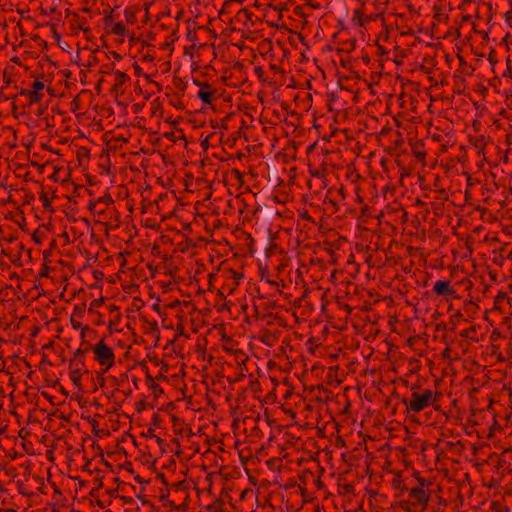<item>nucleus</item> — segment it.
I'll return each instance as SVG.
<instances>
[{
    "label": "nucleus",
    "mask_w": 512,
    "mask_h": 512,
    "mask_svg": "<svg viewBox=\"0 0 512 512\" xmlns=\"http://www.w3.org/2000/svg\"><path fill=\"white\" fill-rule=\"evenodd\" d=\"M453 78L455 82L454 93L462 94L465 89V78L460 75H454Z\"/></svg>",
    "instance_id": "obj_9"
},
{
    "label": "nucleus",
    "mask_w": 512,
    "mask_h": 512,
    "mask_svg": "<svg viewBox=\"0 0 512 512\" xmlns=\"http://www.w3.org/2000/svg\"><path fill=\"white\" fill-rule=\"evenodd\" d=\"M149 6H150V4H147V5H146V9H145V10H146V16H145V19H146V20H148V19H149V14H148Z\"/></svg>",
    "instance_id": "obj_57"
},
{
    "label": "nucleus",
    "mask_w": 512,
    "mask_h": 512,
    "mask_svg": "<svg viewBox=\"0 0 512 512\" xmlns=\"http://www.w3.org/2000/svg\"><path fill=\"white\" fill-rule=\"evenodd\" d=\"M193 83L196 85V86H199L201 88V86L205 83V82H201L199 81L198 79H193Z\"/></svg>",
    "instance_id": "obj_50"
},
{
    "label": "nucleus",
    "mask_w": 512,
    "mask_h": 512,
    "mask_svg": "<svg viewBox=\"0 0 512 512\" xmlns=\"http://www.w3.org/2000/svg\"><path fill=\"white\" fill-rule=\"evenodd\" d=\"M119 323L120 322H114V321L109 322V329H110V331L111 332H113V331H120V329H118V327H117Z\"/></svg>",
    "instance_id": "obj_35"
},
{
    "label": "nucleus",
    "mask_w": 512,
    "mask_h": 512,
    "mask_svg": "<svg viewBox=\"0 0 512 512\" xmlns=\"http://www.w3.org/2000/svg\"><path fill=\"white\" fill-rule=\"evenodd\" d=\"M40 200L42 201L44 209L49 210L50 212H54V208L52 207L51 202L48 199L47 193L45 191H42L40 193Z\"/></svg>",
    "instance_id": "obj_13"
},
{
    "label": "nucleus",
    "mask_w": 512,
    "mask_h": 512,
    "mask_svg": "<svg viewBox=\"0 0 512 512\" xmlns=\"http://www.w3.org/2000/svg\"><path fill=\"white\" fill-rule=\"evenodd\" d=\"M111 33L118 36H124L127 33V29L122 22H117L112 25Z\"/></svg>",
    "instance_id": "obj_10"
},
{
    "label": "nucleus",
    "mask_w": 512,
    "mask_h": 512,
    "mask_svg": "<svg viewBox=\"0 0 512 512\" xmlns=\"http://www.w3.org/2000/svg\"><path fill=\"white\" fill-rule=\"evenodd\" d=\"M111 55L113 56V58L115 60H118V61L121 60V58H122V56L116 51H111Z\"/></svg>",
    "instance_id": "obj_42"
},
{
    "label": "nucleus",
    "mask_w": 512,
    "mask_h": 512,
    "mask_svg": "<svg viewBox=\"0 0 512 512\" xmlns=\"http://www.w3.org/2000/svg\"><path fill=\"white\" fill-rule=\"evenodd\" d=\"M97 202L98 203H103V204L109 206V205L114 203V200L112 199V197H111V195L109 193H106L104 196L99 197L97 199Z\"/></svg>",
    "instance_id": "obj_18"
},
{
    "label": "nucleus",
    "mask_w": 512,
    "mask_h": 512,
    "mask_svg": "<svg viewBox=\"0 0 512 512\" xmlns=\"http://www.w3.org/2000/svg\"><path fill=\"white\" fill-rule=\"evenodd\" d=\"M81 11L87 13V12H90V9L87 7H84L81 9Z\"/></svg>",
    "instance_id": "obj_61"
},
{
    "label": "nucleus",
    "mask_w": 512,
    "mask_h": 512,
    "mask_svg": "<svg viewBox=\"0 0 512 512\" xmlns=\"http://www.w3.org/2000/svg\"><path fill=\"white\" fill-rule=\"evenodd\" d=\"M470 18H471V17H470V15H464V16L462 17V21H464V22L469 21V20H470Z\"/></svg>",
    "instance_id": "obj_56"
},
{
    "label": "nucleus",
    "mask_w": 512,
    "mask_h": 512,
    "mask_svg": "<svg viewBox=\"0 0 512 512\" xmlns=\"http://www.w3.org/2000/svg\"><path fill=\"white\" fill-rule=\"evenodd\" d=\"M115 74V84L111 88V93L115 94L117 97L119 94L122 95L124 90L122 89V85L130 80V77L119 70L114 71Z\"/></svg>",
    "instance_id": "obj_3"
},
{
    "label": "nucleus",
    "mask_w": 512,
    "mask_h": 512,
    "mask_svg": "<svg viewBox=\"0 0 512 512\" xmlns=\"http://www.w3.org/2000/svg\"><path fill=\"white\" fill-rule=\"evenodd\" d=\"M62 73H63V76L67 79H70L72 76V72L68 69L64 70Z\"/></svg>",
    "instance_id": "obj_45"
},
{
    "label": "nucleus",
    "mask_w": 512,
    "mask_h": 512,
    "mask_svg": "<svg viewBox=\"0 0 512 512\" xmlns=\"http://www.w3.org/2000/svg\"><path fill=\"white\" fill-rule=\"evenodd\" d=\"M29 92H30V91H29V90H27V89H21V91H20V95H27V96H28V95H29Z\"/></svg>",
    "instance_id": "obj_53"
},
{
    "label": "nucleus",
    "mask_w": 512,
    "mask_h": 512,
    "mask_svg": "<svg viewBox=\"0 0 512 512\" xmlns=\"http://www.w3.org/2000/svg\"><path fill=\"white\" fill-rule=\"evenodd\" d=\"M93 351L96 355L97 360L102 365L111 366L113 364V352L112 350L106 346L104 343L100 342L93 348Z\"/></svg>",
    "instance_id": "obj_1"
},
{
    "label": "nucleus",
    "mask_w": 512,
    "mask_h": 512,
    "mask_svg": "<svg viewBox=\"0 0 512 512\" xmlns=\"http://www.w3.org/2000/svg\"><path fill=\"white\" fill-rule=\"evenodd\" d=\"M425 407V401L421 398V394L413 393L409 408L415 412L421 411Z\"/></svg>",
    "instance_id": "obj_7"
},
{
    "label": "nucleus",
    "mask_w": 512,
    "mask_h": 512,
    "mask_svg": "<svg viewBox=\"0 0 512 512\" xmlns=\"http://www.w3.org/2000/svg\"><path fill=\"white\" fill-rule=\"evenodd\" d=\"M153 59H154V58H153L151 55H145V56L143 57V60H144V61H147V62H150V61H152Z\"/></svg>",
    "instance_id": "obj_51"
},
{
    "label": "nucleus",
    "mask_w": 512,
    "mask_h": 512,
    "mask_svg": "<svg viewBox=\"0 0 512 512\" xmlns=\"http://www.w3.org/2000/svg\"><path fill=\"white\" fill-rule=\"evenodd\" d=\"M363 17L364 13L361 10L356 9L354 10L352 21L358 26H364L365 22L368 21V19L364 20Z\"/></svg>",
    "instance_id": "obj_11"
},
{
    "label": "nucleus",
    "mask_w": 512,
    "mask_h": 512,
    "mask_svg": "<svg viewBox=\"0 0 512 512\" xmlns=\"http://www.w3.org/2000/svg\"><path fill=\"white\" fill-rule=\"evenodd\" d=\"M415 157H417L418 159H424L425 156H426V153L425 152H415L414 153Z\"/></svg>",
    "instance_id": "obj_46"
},
{
    "label": "nucleus",
    "mask_w": 512,
    "mask_h": 512,
    "mask_svg": "<svg viewBox=\"0 0 512 512\" xmlns=\"http://www.w3.org/2000/svg\"><path fill=\"white\" fill-rule=\"evenodd\" d=\"M421 398L425 401V407L430 403V401L433 398L432 391H426L424 394L421 395Z\"/></svg>",
    "instance_id": "obj_22"
},
{
    "label": "nucleus",
    "mask_w": 512,
    "mask_h": 512,
    "mask_svg": "<svg viewBox=\"0 0 512 512\" xmlns=\"http://www.w3.org/2000/svg\"><path fill=\"white\" fill-rule=\"evenodd\" d=\"M458 59H459V62H460V66H467V62L465 61V59L458 55Z\"/></svg>",
    "instance_id": "obj_48"
},
{
    "label": "nucleus",
    "mask_w": 512,
    "mask_h": 512,
    "mask_svg": "<svg viewBox=\"0 0 512 512\" xmlns=\"http://www.w3.org/2000/svg\"><path fill=\"white\" fill-rule=\"evenodd\" d=\"M229 272L232 274V277L234 280H236V283L235 285L237 286L238 285V280L239 279H242L244 277V275L242 273H238L236 272L234 269H229Z\"/></svg>",
    "instance_id": "obj_25"
},
{
    "label": "nucleus",
    "mask_w": 512,
    "mask_h": 512,
    "mask_svg": "<svg viewBox=\"0 0 512 512\" xmlns=\"http://www.w3.org/2000/svg\"><path fill=\"white\" fill-rule=\"evenodd\" d=\"M103 82H104V78H100L98 80L97 84L95 85V90L97 91L98 94L101 92V85Z\"/></svg>",
    "instance_id": "obj_39"
},
{
    "label": "nucleus",
    "mask_w": 512,
    "mask_h": 512,
    "mask_svg": "<svg viewBox=\"0 0 512 512\" xmlns=\"http://www.w3.org/2000/svg\"><path fill=\"white\" fill-rule=\"evenodd\" d=\"M260 272H261V277H262V279H264V278H265L267 283H269V284H271V285H276V286L278 285V283H277V282L272 281V280H270V279H269V276H268L269 272H268V269H267V268H264V269H262V268H261V269H260Z\"/></svg>",
    "instance_id": "obj_20"
},
{
    "label": "nucleus",
    "mask_w": 512,
    "mask_h": 512,
    "mask_svg": "<svg viewBox=\"0 0 512 512\" xmlns=\"http://www.w3.org/2000/svg\"><path fill=\"white\" fill-rule=\"evenodd\" d=\"M433 293L437 296L443 297H456V291L450 286V281L448 280H438L435 282L433 289Z\"/></svg>",
    "instance_id": "obj_2"
},
{
    "label": "nucleus",
    "mask_w": 512,
    "mask_h": 512,
    "mask_svg": "<svg viewBox=\"0 0 512 512\" xmlns=\"http://www.w3.org/2000/svg\"><path fill=\"white\" fill-rule=\"evenodd\" d=\"M440 9H441L440 7H438L436 5L434 6V10H435V14L433 16L434 19L436 21H438V22H442V21L447 22L448 19H449L448 15L447 14H441L440 13Z\"/></svg>",
    "instance_id": "obj_15"
},
{
    "label": "nucleus",
    "mask_w": 512,
    "mask_h": 512,
    "mask_svg": "<svg viewBox=\"0 0 512 512\" xmlns=\"http://www.w3.org/2000/svg\"><path fill=\"white\" fill-rule=\"evenodd\" d=\"M339 193H340V194L342 195V197L344 198V188H343V187H341V188L339 189Z\"/></svg>",
    "instance_id": "obj_62"
},
{
    "label": "nucleus",
    "mask_w": 512,
    "mask_h": 512,
    "mask_svg": "<svg viewBox=\"0 0 512 512\" xmlns=\"http://www.w3.org/2000/svg\"><path fill=\"white\" fill-rule=\"evenodd\" d=\"M125 19L128 24H134L136 22V13L130 9H125Z\"/></svg>",
    "instance_id": "obj_16"
},
{
    "label": "nucleus",
    "mask_w": 512,
    "mask_h": 512,
    "mask_svg": "<svg viewBox=\"0 0 512 512\" xmlns=\"http://www.w3.org/2000/svg\"><path fill=\"white\" fill-rule=\"evenodd\" d=\"M503 77H509L512 79V69L511 66L506 67V70L503 73Z\"/></svg>",
    "instance_id": "obj_38"
},
{
    "label": "nucleus",
    "mask_w": 512,
    "mask_h": 512,
    "mask_svg": "<svg viewBox=\"0 0 512 512\" xmlns=\"http://www.w3.org/2000/svg\"><path fill=\"white\" fill-rule=\"evenodd\" d=\"M42 237L43 233L39 232V229H36L34 233L32 234V239L35 242V244H41L42 243Z\"/></svg>",
    "instance_id": "obj_21"
},
{
    "label": "nucleus",
    "mask_w": 512,
    "mask_h": 512,
    "mask_svg": "<svg viewBox=\"0 0 512 512\" xmlns=\"http://www.w3.org/2000/svg\"><path fill=\"white\" fill-rule=\"evenodd\" d=\"M472 2H473V0H462V3L458 6V8H459V9H464V6H465L466 4H470V3H472Z\"/></svg>",
    "instance_id": "obj_44"
},
{
    "label": "nucleus",
    "mask_w": 512,
    "mask_h": 512,
    "mask_svg": "<svg viewBox=\"0 0 512 512\" xmlns=\"http://www.w3.org/2000/svg\"><path fill=\"white\" fill-rule=\"evenodd\" d=\"M411 495L418 504L423 505V506H425L429 500V497L426 494V492L420 488L412 489Z\"/></svg>",
    "instance_id": "obj_6"
},
{
    "label": "nucleus",
    "mask_w": 512,
    "mask_h": 512,
    "mask_svg": "<svg viewBox=\"0 0 512 512\" xmlns=\"http://www.w3.org/2000/svg\"><path fill=\"white\" fill-rule=\"evenodd\" d=\"M504 260H505V258L500 254L497 257H494L493 263L498 266H502L504 263Z\"/></svg>",
    "instance_id": "obj_34"
},
{
    "label": "nucleus",
    "mask_w": 512,
    "mask_h": 512,
    "mask_svg": "<svg viewBox=\"0 0 512 512\" xmlns=\"http://www.w3.org/2000/svg\"><path fill=\"white\" fill-rule=\"evenodd\" d=\"M335 328L339 329V330H342L344 328L343 325H334Z\"/></svg>",
    "instance_id": "obj_64"
},
{
    "label": "nucleus",
    "mask_w": 512,
    "mask_h": 512,
    "mask_svg": "<svg viewBox=\"0 0 512 512\" xmlns=\"http://www.w3.org/2000/svg\"><path fill=\"white\" fill-rule=\"evenodd\" d=\"M362 60H363L366 64H368V63H369V61H370V58H369L368 56H363V57H362Z\"/></svg>",
    "instance_id": "obj_58"
},
{
    "label": "nucleus",
    "mask_w": 512,
    "mask_h": 512,
    "mask_svg": "<svg viewBox=\"0 0 512 512\" xmlns=\"http://www.w3.org/2000/svg\"><path fill=\"white\" fill-rule=\"evenodd\" d=\"M270 68H271L272 70H277V69H278V67H277L275 64H271V65H270Z\"/></svg>",
    "instance_id": "obj_63"
},
{
    "label": "nucleus",
    "mask_w": 512,
    "mask_h": 512,
    "mask_svg": "<svg viewBox=\"0 0 512 512\" xmlns=\"http://www.w3.org/2000/svg\"><path fill=\"white\" fill-rule=\"evenodd\" d=\"M97 61H98V60H97V58L94 56V57H92V59L89 61V63H88V65H87V66H88V67H91V66L95 65V64L97 63Z\"/></svg>",
    "instance_id": "obj_47"
},
{
    "label": "nucleus",
    "mask_w": 512,
    "mask_h": 512,
    "mask_svg": "<svg viewBox=\"0 0 512 512\" xmlns=\"http://www.w3.org/2000/svg\"><path fill=\"white\" fill-rule=\"evenodd\" d=\"M232 174L235 176V178L240 182L243 183V173L240 172L238 169H232Z\"/></svg>",
    "instance_id": "obj_31"
},
{
    "label": "nucleus",
    "mask_w": 512,
    "mask_h": 512,
    "mask_svg": "<svg viewBox=\"0 0 512 512\" xmlns=\"http://www.w3.org/2000/svg\"><path fill=\"white\" fill-rule=\"evenodd\" d=\"M3 78H4L5 82H6V84L9 85L10 84V77H6V73H4Z\"/></svg>",
    "instance_id": "obj_55"
},
{
    "label": "nucleus",
    "mask_w": 512,
    "mask_h": 512,
    "mask_svg": "<svg viewBox=\"0 0 512 512\" xmlns=\"http://www.w3.org/2000/svg\"><path fill=\"white\" fill-rule=\"evenodd\" d=\"M216 90L212 88V86L205 82L201 89L198 91V98L204 103V104H210L213 100V95L215 94Z\"/></svg>",
    "instance_id": "obj_4"
},
{
    "label": "nucleus",
    "mask_w": 512,
    "mask_h": 512,
    "mask_svg": "<svg viewBox=\"0 0 512 512\" xmlns=\"http://www.w3.org/2000/svg\"><path fill=\"white\" fill-rule=\"evenodd\" d=\"M103 21L106 26H111L114 24L113 17H112V11H110L109 14L104 16Z\"/></svg>",
    "instance_id": "obj_26"
},
{
    "label": "nucleus",
    "mask_w": 512,
    "mask_h": 512,
    "mask_svg": "<svg viewBox=\"0 0 512 512\" xmlns=\"http://www.w3.org/2000/svg\"><path fill=\"white\" fill-rule=\"evenodd\" d=\"M16 111H17V106H16V104H13V106H12V113L15 114Z\"/></svg>",
    "instance_id": "obj_59"
},
{
    "label": "nucleus",
    "mask_w": 512,
    "mask_h": 512,
    "mask_svg": "<svg viewBox=\"0 0 512 512\" xmlns=\"http://www.w3.org/2000/svg\"><path fill=\"white\" fill-rule=\"evenodd\" d=\"M60 237L64 239L65 244H70V243H71L70 237H69V235H68V233H67L66 231H64V232L60 235Z\"/></svg>",
    "instance_id": "obj_37"
},
{
    "label": "nucleus",
    "mask_w": 512,
    "mask_h": 512,
    "mask_svg": "<svg viewBox=\"0 0 512 512\" xmlns=\"http://www.w3.org/2000/svg\"><path fill=\"white\" fill-rule=\"evenodd\" d=\"M32 77H35V81L31 85L32 90L38 91V92L43 90L45 85H44V83L42 81H40V79L44 78V74L42 73L40 75H32Z\"/></svg>",
    "instance_id": "obj_12"
},
{
    "label": "nucleus",
    "mask_w": 512,
    "mask_h": 512,
    "mask_svg": "<svg viewBox=\"0 0 512 512\" xmlns=\"http://www.w3.org/2000/svg\"><path fill=\"white\" fill-rule=\"evenodd\" d=\"M15 240H16V237H15V236H10V237H8V238L6 239V241H7V242H9V243L14 242Z\"/></svg>",
    "instance_id": "obj_54"
},
{
    "label": "nucleus",
    "mask_w": 512,
    "mask_h": 512,
    "mask_svg": "<svg viewBox=\"0 0 512 512\" xmlns=\"http://www.w3.org/2000/svg\"><path fill=\"white\" fill-rule=\"evenodd\" d=\"M216 277H217V275H216V274H214V273H210V274L208 275V279H209V286H212V282H213V280H214V279H216Z\"/></svg>",
    "instance_id": "obj_43"
},
{
    "label": "nucleus",
    "mask_w": 512,
    "mask_h": 512,
    "mask_svg": "<svg viewBox=\"0 0 512 512\" xmlns=\"http://www.w3.org/2000/svg\"><path fill=\"white\" fill-rule=\"evenodd\" d=\"M507 294L504 292H499V294L495 297V304L497 305L501 301L507 299Z\"/></svg>",
    "instance_id": "obj_32"
},
{
    "label": "nucleus",
    "mask_w": 512,
    "mask_h": 512,
    "mask_svg": "<svg viewBox=\"0 0 512 512\" xmlns=\"http://www.w3.org/2000/svg\"><path fill=\"white\" fill-rule=\"evenodd\" d=\"M479 310V306L473 301H468L464 304L462 311H457L455 316L474 318Z\"/></svg>",
    "instance_id": "obj_5"
},
{
    "label": "nucleus",
    "mask_w": 512,
    "mask_h": 512,
    "mask_svg": "<svg viewBox=\"0 0 512 512\" xmlns=\"http://www.w3.org/2000/svg\"><path fill=\"white\" fill-rule=\"evenodd\" d=\"M28 97H29L30 104H34V103H38L42 100L43 94H41L38 91L31 90L29 92Z\"/></svg>",
    "instance_id": "obj_14"
},
{
    "label": "nucleus",
    "mask_w": 512,
    "mask_h": 512,
    "mask_svg": "<svg viewBox=\"0 0 512 512\" xmlns=\"http://www.w3.org/2000/svg\"><path fill=\"white\" fill-rule=\"evenodd\" d=\"M201 146L206 150L209 147V136H207L204 140L201 141Z\"/></svg>",
    "instance_id": "obj_40"
},
{
    "label": "nucleus",
    "mask_w": 512,
    "mask_h": 512,
    "mask_svg": "<svg viewBox=\"0 0 512 512\" xmlns=\"http://www.w3.org/2000/svg\"><path fill=\"white\" fill-rule=\"evenodd\" d=\"M74 324V328L81 330V337L85 339L88 334L92 333L89 329H83L80 322H72Z\"/></svg>",
    "instance_id": "obj_19"
},
{
    "label": "nucleus",
    "mask_w": 512,
    "mask_h": 512,
    "mask_svg": "<svg viewBox=\"0 0 512 512\" xmlns=\"http://www.w3.org/2000/svg\"><path fill=\"white\" fill-rule=\"evenodd\" d=\"M254 72L260 80L264 81V70L261 66H256Z\"/></svg>",
    "instance_id": "obj_28"
},
{
    "label": "nucleus",
    "mask_w": 512,
    "mask_h": 512,
    "mask_svg": "<svg viewBox=\"0 0 512 512\" xmlns=\"http://www.w3.org/2000/svg\"><path fill=\"white\" fill-rule=\"evenodd\" d=\"M488 61L490 62L491 66L494 67L497 63L496 60V52L494 49H492L488 54Z\"/></svg>",
    "instance_id": "obj_23"
},
{
    "label": "nucleus",
    "mask_w": 512,
    "mask_h": 512,
    "mask_svg": "<svg viewBox=\"0 0 512 512\" xmlns=\"http://www.w3.org/2000/svg\"><path fill=\"white\" fill-rule=\"evenodd\" d=\"M103 298L95 299L91 303V307L89 309V314H93V307H98L103 303Z\"/></svg>",
    "instance_id": "obj_27"
},
{
    "label": "nucleus",
    "mask_w": 512,
    "mask_h": 512,
    "mask_svg": "<svg viewBox=\"0 0 512 512\" xmlns=\"http://www.w3.org/2000/svg\"><path fill=\"white\" fill-rule=\"evenodd\" d=\"M238 14L239 15L242 14L245 17L246 21L251 22L252 25L254 24V20H253L254 14L250 10H248L247 8L240 9Z\"/></svg>",
    "instance_id": "obj_17"
},
{
    "label": "nucleus",
    "mask_w": 512,
    "mask_h": 512,
    "mask_svg": "<svg viewBox=\"0 0 512 512\" xmlns=\"http://www.w3.org/2000/svg\"><path fill=\"white\" fill-rule=\"evenodd\" d=\"M132 67L134 69V73L136 76H142L144 74L142 71V68L140 67V65L137 62H134L132 64Z\"/></svg>",
    "instance_id": "obj_29"
},
{
    "label": "nucleus",
    "mask_w": 512,
    "mask_h": 512,
    "mask_svg": "<svg viewBox=\"0 0 512 512\" xmlns=\"http://www.w3.org/2000/svg\"><path fill=\"white\" fill-rule=\"evenodd\" d=\"M233 116H234V113H229V114H227V115L222 119L220 127H221L222 129L227 130V129H228L227 121H228L229 119H231Z\"/></svg>",
    "instance_id": "obj_24"
},
{
    "label": "nucleus",
    "mask_w": 512,
    "mask_h": 512,
    "mask_svg": "<svg viewBox=\"0 0 512 512\" xmlns=\"http://www.w3.org/2000/svg\"><path fill=\"white\" fill-rule=\"evenodd\" d=\"M376 45H377V49H378V52L380 55H384L387 53L385 48L382 45H379L378 43H376Z\"/></svg>",
    "instance_id": "obj_41"
},
{
    "label": "nucleus",
    "mask_w": 512,
    "mask_h": 512,
    "mask_svg": "<svg viewBox=\"0 0 512 512\" xmlns=\"http://www.w3.org/2000/svg\"><path fill=\"white\" fill-rule=\"evenodd\" d=\"M470 142L474 147L479 149V154H484L486 142H485V137L483 135L477 136L475 138H471Z\"/></svg>",
    "instance_id": "obj_8"
},
{
    "label": "nucleus",
    "mask_w": 512,
    "mask_h": 512,
    "mask_svg": "<svg viewBox=\"0 0 512 512\" xmlns=\"http://www.w3.org/2000/svg\"><path fill=\"white\" fill-rule=\"evenodd\" d=\"M49 271H50V267L46 263H43L42 270L39 274V277H47L49 274Z\"/></svg>",
    "instance_id": "obj_30"
},
{
    "label": "nucleus",
    "mask_w": 512,
    "mask_h": 512,
    "mask_svg": "<svg viewBox=\"0 0 512 512\" xmlns=\"http://www.w3.org/2000/svg\"><path fill=\"white\" fill-rule=\"evenodd\" d=\"M93 277L97 280V281H102L103 278H104V273L100 270H94L93 271Z\"/></svg>",
    "instance_id": "obj_33"
},
{
    "label": "nucleus",
    "mask_w": 512,
    "mask_h": 512,
    "mask_svg": "<svg viewBox=\"0 0 512 512\" xmlns=\"http://www.w3.org/2000/svg\"><path fill=\"white\" fill-rule=\"evenodd\" d=\"M50 255H51L50 250H45V251L43 252V258H44V260L46 261V260L49 258V256H50Z\"/></svg>",
    "instance_id": "obj_49"
},
{
    "label": "nucleus",
    "mask_w": 512,
    "mask_h": 512,
    "mask_svg": "<svg viewBox=\"0 0 512 512\" xmlns=\"http://www.w3.org/2000/svg\"><path fill=\"white\" fill-rule=\"evenodd\" d=\"M508 66H511V60L509 57L506 59V67Z\"/></svg>",
    "instance_id": "obj_60"
},
{
    "label": "nucleus",
    "mask_w": 512,
    "mask_h": 512,
    "mask_svg": "<svg viewBox=\"0 0 512 512\" xmlns=\"http://www.w3.org/2000/svg\"><path fill=\"white\" fill-rule=\"evenodd\" d=\"M97 201H89L88 205H87V208L91 211V212H94L95 211V208H96V205H97Z\"/></svg>",
    "instance_id": "obj_36"
},
{
    "label": "nucleus",
    "mask_w": 512,
    "mask_h": 512,
    "mask_svg": "<svg viewBox=\"0 0 512 512\" xmlns=\"http://www.w3.org/2000/svg\"><path fill=\"white\" fill-rule=\"evenodd\" d=\"M47 92L49 93V95H50L51 97L55 96L53 88L48 87V88H47Z\"/></svg>",
    "instance_id": "obj_52"
}]
</instances>
